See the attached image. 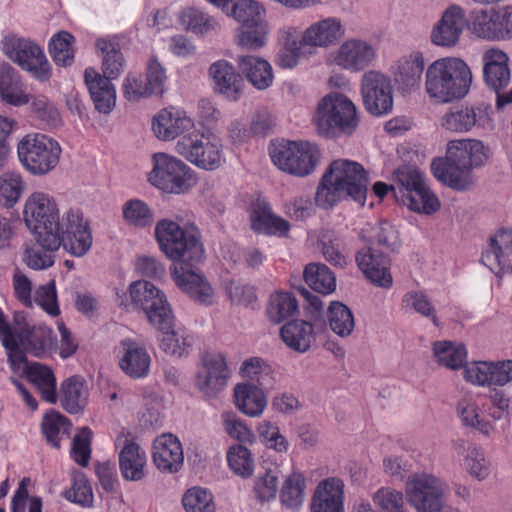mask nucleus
<instances>
[{
    "label": "nucleus",
    "instance_id": "obj_1",
    "mask_svg": "<svg viewBox=\"0 0 512 512\" xmlns=\"http://www.w3.org/2000/svg\"><path fill=\"white\" fill-rule=\"evenodd\" d=\"M155 236L161 251L173 261L171 274L177 287L200 305L215 304V291L198 268L205 258L199 230L162 219L156 224Z\"/></svg>",
    "mask_w": 512,
    "mask_h": 512
},
{
    "label": "nucleus",
    "instance_id": "obj_2",
    "mask_svg": "<svg viewBox=\"0 0 512 512\" xmlns=\"http://www.w3.org/2000/svg\"><path fill=\"white\" fill-rule=\"evenodd\" d=\"M488 159L483 143L475 139L452 140L447 144L445 158L434 159L431 171L442 184L457 190H469L475 184L472 170Z\"/></svg>",
    "mask_w": 512,
    "mask_h": 512
},
{
    "label": "nucleus",
    "instance_id": "obj_3",
    "mask_svg": "<svg viewBox=\"0 0 512 512\" xmlns=\"http://www.w3.org/2000/svg\"><path fill=\"white\" fill-rule=\"evenodd\" d=\"M361 237L366 244L355 256L359 269L374 285L390 288L393 283L389 271L390 256L400 247L397 230L389 222L383 221L369 231H363Z\"/></svg>",
    "mask_w": 512,
    "mask_h": 512
},
{
    "label": "nucleus",
    "instance_id": "obj_4",
    "mask_svg": "<svg viewBox=\"0 0 512 512\" xmlns=\"http://www.w3.org/2000/svg\"><path fill=\"white\" fill-rule=\"evenodd\" d=\"M368 185L369 177L361 164L346 159L335 160L317 187L316 204L326 210L349 197L364 206Z\"/></svg>",
    "mask_w": 512,
    "mask_h": 512
},
{
    "label": "nucleus",
    "instance_id": "obj_5",
    "mask_svg": "<svg viewBox=\"0 0 512 512\" xmlns=\"http://www.w3.org/2000/svg\"><path fill=\"white\" fill-rule=\"evenodd\" d=\"M472 83L469 66L460 58L445 57L432 62L425 73V90L439 103L463 98Z\"/></svg>",
    "mask_w": 512,
    "mask_h": 512
},
{
    "label": "nucleus",
    "instance_id": "obj_6",
    "mask_svg": "<svg viewBox=\"0 0 512 512\" xmlns=\"http://www.w3.org/2000/svg\"><path fill=\"white\" fill-rule=\"evenodd\" d=\"M314 122L319 135L337 138L351 135L359 124L355 104L342 93H329L318 103Z\"/></svg>",
    "mask_w": 512,
    "mask_h": 512
},
{
    "label": "nucleus",
    "instance_id": "obj_7",
    "mask_svg": "<svg viewBox=\"0 0 512 512\" xmlns=\"http://www.w3.org/2000/svg\"><path fill=\"white\" fill-rule=\"evenodd\" d=\"M117 297L119 306L141 309L155 329H167L175 320L166 295L149 281H134L129 286V297L125 292H117Z\"/></svg>",
    "mask_w": 512,
    "mask_h": 512
},
{
    "label": "nucleus",
    "instance_id": "obj_8",
    "mask_svg": "<svg viewBox=\"0 0 512 512\" xmlns=\"http://www.w3.org/2000/svg\"><path fill=\"white\" fill-rule=\"evenodd\" d=\"M24 222L34 234L36 244L52 245L56 242L54 230L61 223L59 208L55 199L44 192L32 193L25 202Z\"/></svg>",
    "mask_w": 512,
    "mask_h": 512
},
{
    "label": "nucleus",
    "instance_id": "obj_9",
    "mask_svg": "<svg viewBox=\"0 0 512 512\" xmlns=\"http://www.w3.org/2000/svg\"><path fill=\"white\" fill-rule=\"evenodd\" d=\"M56 242L43 244L48 250H58L61 246L72 256L83 257L91 249L93 238L88 222L78 209H69L61 217V223L53 232Z\"/></svg>",
    "mask_w": 512,
    "mask_h": 512
},
{
    "label": "nucleus",
    "instance_id": "obj_10",
    "mask_svg": "<svg viewBox=\"0 0 512 512\" xmlns=\"http://www.w3.org/2000/svg\"><path fill=\"white\" fill-rule=\"evenodd\" d=\"M61 147L44 134L26 135L18 144V157L33 175H45L58 164Z\"/></svg>",
    "mask_w": 512,
    "mask_h": 512
},
{
    "label": "nucleus",
    "instance_id": "obj_11",
    "mask_svg": "<svg viewBox=\"0 0 512 512\" xmlns=\"http://www.w3.org/2000/svg\"><path fill=\"white\" fill-rule=\"evenodd\" d=\"M406 494L417 512H442L448 507V485L431 474H414L406 483Z\"/></svg>",
    "mask_w": 512,
    "mask_h": 512
},
{
    "label": "nucleus",
    "instance_id": "obj_12",
    "mask_svg": "<svg viewBox=\"0 0 512 512\" xmlns=\"http://www.w3.org/2000/svg\"><path fill=\"white\" fill-rule=\"evenodd\" d=\"M270 155L280 170L298 177L311 174L320 160L318 147L304 141H291L279 145L270 152Z\"/></svg>",
    "mask_w": 512,
    "mask_h": 512
},
{
    "label": "nucleus",
    "instance_id": "obj_13",
    "mask_svg": "<svg viewBox=\"0 0 512 512\" xmlns=\"http://www.w3.org/2000/svg\"><path fill=\"white\" fill-rule=\"evenodd\" d=\"M152 160L148 179L153 186L173 194L184 193L191 186L192 170L182 160L166 153H156Z\"/></svg>",
    "mask_w": 512,
    "mask_h": 512
},
{
    "label": "nucleus",
    "instance_id": "obj_14",
    "mask_svg": "<svg viewBox=\"0 0 512 512\" xmlns=\"http://www.w3.org/2000/svg\"><path fill=\"white\" fill-rule=\"evenodd\" d=\"M2 46L5 55L35 79L46 81L50 78V64L43 50L36 43L11 35L4 38Z\"/></svg>",
    "mask_w": 512,
    "mask_h": 512
},
{
    "label": "nucleus",
    "instance_id": "obj_15",
    "mask_svg": "<svg viewBox=\"0 0 512 512\" xmlns=\"http://www.w3.org/2000/svg\"><path fill=\"white\" fill-rule=\"evenodd\" d=\"M221 140L212 133L184 135L176 144L177 152L195 166L212 171L222 164Z\"/></svg>",
    "mask_w": 512,
    "mask_h": 512
},
{
    "label": "nucleus",
    "instance_id": "obj_16",
    "mask_svg": "<svg viewBox=\"0 0 512 512\" xmlns=\"http://www.w3.org/2000/svg\"><path fill=\"white\" fill-rule=\"evenodd\" d=\"M16 327L13 329V340L15 342V350L22 356V360L13 366L8 361L14 373H19L21 366L26 361V353L29 352L36 357H40L47 349L54 344L55 337L53 331L44 325L30 326L25 322L23 316L16 315Z\"/></svg>",
    "mask_w": 512,
    "mask_h": 512
},
{
    "label": "nucleus",
    "instance_id": "obj_17",
    "mask_svg": "<svg viewBox=\"0 0 512 512\" xmlns=\"http://www.w3.org/2000/svg\"><path fill=\"white\" fill-rule=\"evenodd\" d=\"M365 109L374 116L390 113L393 108V87L386 75L376 70L365 72L361 80Z\"/></svg>",
    "mask_w": 512,
    "mask_h": 512
},
{
    "label": "nucleus",
    "instance_id": "obj_18",
    "mask_svg": "<svg viewBox=\"0 0 512 512\" xmlns=\"http://www.w3.org/2000/svg\"><path fill=\"white\" fill-rule=\"evenodd\" d=\"M229 375L224 356L206 352L197 366L195 386L205 397L214 398L226 387Z\"/></svg>",
    "mask_w": 512,
    "mask_h": 512
},
{
    "label": "nucleus",
    "instance_id": "obj_19",
    "mask_svg": "<svg viewBox=\"0 0 512 512\" xmlns=\"http://www.w3.org/2000/svg\"><path fill=\"white\" fill-rule=\"evenodd\" d=\"M376 58L377 51L371 43L351 38L344 41L333 53L332 62L343 70L357 73L372 65Z\"/></svg>",
    "mask_w": 512,
    "mask_h": 512
},
{
    "label": "nucleus",
    "instance_id": "obj_20",
    "mask_svg": "<svg viewBox=\"0 0 512 512\" xmlns=\"http://www.w3.org/2000/svg\"><path fill=\"white\" fill-rule=\"evenodd\" d=\"M464 378L479 386H504L512 381V360L478 361L464 369Z\"/></svg>",
    "mask_w": 512,
    "mask_h": 512
},
{
    "label": "nucleus",
    "instance_id": "obj_21",
    "mask_svg": "<svg viewBox=\"0 0 512 512\" xmlns=\"http://www.w3.org/2000/svg\"><path fill=\"white\" fill-rule=\"evenodd\" d=\"M466 24V14L462 7L458 5L448 7L431 31V42L439 47L456 46Z\"/></svg>",
    "mask_w": 512,
    "mask_h": 512
},
{
    "label": "nucleus",
    "instance_id": "obj_22",
    "mask_svg": "<svg viewBox=\"0 0 512 512\" xmlns=\"http://www.w3.org/2000/svg\"><path fill=\"white\" fill-rule=\"evenodd\" d=\"M481 262L497 276L512 273V230H500L490 238L488 247L482 252Z\"/></svg>",
    "mask_w": 512,
    "mask_h": 512
},
{
    "label": "nucleus",
    "instance_id": "obj_23",
    "mask_svg": "<svg viewBox=\"0 0 512 512\" xmlns=\"http://www.w3.org/2000/svg\"><path fill=\"white\" fill-rule=\"evenodd\" d=\"M257 383L246 382L237 384L234 388L236 407L246 416L259 417L267 406V397L265 389L272 386L258 378Z\"/></svg>",
    "mask_w": 512,
    "mask_h": 512
},
{
    "label": "nucleus",
    "instance_id": "obj_24",
    "mask_svg": "<svg viewBox=\"0 0 512 512\" xmlns=\"http://www.w3.org/2000/svg\"><path fill=\"white\" fill-rule=\"evenodd\" d=\"M194 123L185 112L174 107L161 110L152 122L154 135L164 141L173 140L179 135L189 133Z\"/></svg>",
    "mask_w": 512,
    "mask_h": 512
},
{
    "label": "nucleus",
    "instance_id": "obj_25",
    "mask_svg": "<svg viewBox=\"0 0 512 512\" xmlns=\"http://www.w3.org/2000/svg\"><path fill=\"white\" fill-rule=\"evenodd\" d=\"M344 483L336 477L318 483L310 505L311 512H344Z\"/></svg>",
    "mask_w": 512,
    "mask_h": 512
},
{
    "label": "nucleus",
    "instance_id": "obj_26",
    "mask_svg": "<svg viewBox=\"0 0 512 512\" xmlns=\"http://www.w3.org/2000/svg\"><path fill=\"white\" fill-rule=\"evenodd\" d=\"M84 81L95 109L100 113H110L116 104V90L112 80L88 67L84 72Z\"/></svg>",
    "mask_w": 512,
    "mask_h": 512
},
{
    "label": "nucleus",
    "instance_id": "obj_27",
    "mask_svg": "<svg viewBox=\"0 0 512 512\" xmlns=\"http://www.w3.org/2000/svg\"><path fill=\"white\" fill-rule=\"evenodd\" d=\"M483 78L487 86L494 91L504 89L510 82L508 55L498 49L490 48L482 54Z\"/></svg>",
    "mask_w": 512,
    "mask_h": 512
},
{
    "label": "nucleus",
    "instance_id": "obj_28",
    "mask_svg": "<svg viewBox=\"0 0 512 512\" xmlns=\"http://www.w3.org/2000/svg\"><path fill=\"white\" fill-rule=\"evenodd\" d=\"M345 34L339 18L328 17L311 24L302 35L306 46L327 48L338 43Z\"/></svg>",
    "mask_w": 512,
    "mask_h": 512
},
{
    "label": "nucleus",
    "instance_id": "obj_29",
    "mask_svg": "<svg viewBox=\"0 0 512 512\" xmlns=\"http://www.w3.org/2000/svg\"><path fill=\"white\" fill-rule=\"evenodd\" d=\"M153 461L165 472H177L183 464V450L179 440L171 434H162L153 444Z\"/></svg>",
    "mask_w": 512,
    "mask_h": 512
},
{
    "label": "nucleus",
    "instance_id": "obj_30",
    "mask_svg": "<svg viewBox=\"0 0 512 512\" xmlns=\"http://www.w3.org/2000/svg\"><path fill=\"white\" fill-rule=\"evenodd\" d=\"M19 372L36 388L43 400L50 404L56 403V378L48 366L26 360Z\"/></svg>",
    "mask_w": 512,
    "mask_h": 512
},
{
    "label": "nucleus",
    "instance_id": "obj_31",
    "mask_svg": "<svg viewBox=\"0 0 512 512\" xmlns=\"http://www.w3.org/2000/svg\"><path fill=\"white\" fill-rule=\"evenodd\" d=\"M123 355L119 360L122 371L134 379L146 377L150 368V356L139 343L125 339L121 341Z\"/></svg>",
    "mask_w": 512,
    "mask_h": 512
},
{
    "label": "nucleus",
    "instance_id": "obj_32",
    "mask_svg": "<svg viewBox=\"0 0 512 512\" xmlns=\"http://www.w3.org/2000/svg\"><path fill=\"white\" fill-rule=\"evenodd\" d=\"M214 89L230 100H237L241 94L242 78L235 68L225 60L213 63L209 68Z\"/></svg>",
    "mask_w": 512,
    "mask_h": 512
},
{
    "label": "nucleus",
    "instance_id": "obj_33",
    "mask_svg": "<svg viewBox=\"0 0 512 512\" xmlns=\"http://www.w3.org/2000/svg\"><path fill=\"white\" fill-rule=\"evenodd\" d=\"M314 323L305 320H292L284 324L280 329L283 342L298 353H305L315 341Z\"/></svg>",
    "mask_w": 512,
    "mask_h": 512
},
{
    "label": "nucleus",
    "instance_id": "obj_34",
    "mask_svg": "<svg viewBox=\"0 0 512 512\" xmlns=\"http://www.w3.org/2000/svg\"><path fill=\"white\" fill-rule=\"evenodd\" d=\"M119 468L125 480H142L146 468L145 451L135 442L126 439L119 453Z\"/></svg>",
    "mask_w": 512,
    "mask_h": 512
},
{
    "label": "nucleus",
    "instance_id": "obj_35",
    "mask_svg": "<svg viewBox=\"0 0 512 512\" xmlns=\"http://www.w3.org/2000/svg\"><path fill=\"white\" fill-rule=\"evenodd\" d=\"M237 62L240 71L256 89L265 90L270 87L273 72L269 62L254 55H241Z\"/></svg>",
    "mask_w": 512,
    "mask_h": 512
},
{
    "label": "nucleus",
    "instance_id": "obj_36",
    "mask_svg": "<svg viewBox=\"0 0 512 512\" xmlns=\"http://www.w3.org/2000/svg\"><path fill=\"white\" fill-rule=\"evenodd\" d=\"M88 396L86 381L81 376H71L61 384V404L70 414L83 411L88 402Z\"/></svg>",
    "mask_w": 512,
    "mask_h": 512
},
{
    "label": "nucleus",
    "instance_id": "obj_37",
    "mask_svg": "<svg viewBox=\"0 0 512 512\" xmlns=\"http://www.w3.org/2000/svg\"><path fill=\"white\" fill-rule=\"evenodd\" d=\"M252 228L256 232L265 234H286L290 225L285 219L272 213L268 203L258 201L254 204L251 213Z\"/></svg>",
    "mask_w": 512,
    "mask_h": 512
},
{
    "label": "nucleus",
    "instance_id": "obj_38",
    "mask_svg": "<svg viewBox=\"0 0 512 512\" xmlns=\"http://www.w3.org/2000/svg\"><path fill=\"white\" fill-rule=\"evenodd\" d=\"M485 114V111L480 108L475 109L468 106L455 108L444 114L441 125L452 132H468L475 125L481 123Z\"/></svg>",
    "mask_w": 512,
    "mask_h": 512
},
{
    "label": "nucleus",
    "instance_id": "obj_39",
    "mask_svg": "<svg viewBox=\"0 0 512 512\" xmlns=\"http://www.w3.org/2000/svg\"><path fill=\"white\" fill-rule=\"evenodd\" d=\"M96 49L102 56V76L114 80L117 79L124 68V57L118 43L112 39L99 38L95 43Z\"/></svg>",
    "mask_w": 512,
    "mask_h": 512
},
{
    "label": "nucleus",
    "instance_id": "obj_40",
    "mask_svg": "<svg viewBox=\"0 0 512 512\" xmlns=\"http://www.w3.org/2000/svg\"><path fill=\"white\" fill-rule=\"evenodd\" d=\"M397 202L406 205L412 211L427 215L435 213L440 208L439 199L427 185L419 190L399 195Z\"/></svg>",
    "mask_w": 512,
    "mask_h": 512
},
{
    "label": "nucleus",
    "instance_id": "obj_41",
    "mask_svg": "<svg viewBox=\"0 0 512 512\" xmlns=\"http://www.w3.org/2000/svg\"><path fill=\"white\" fill-rule=\"evenodd\" d=\"M266 313L268 319L280 324L289 317L298 313V301L295 296L289 292H276L270 296Z\"/></svg>",
    "mask_w": 512,
    "mask_h": 512
},
{
    "label": "nucleus",
    "instance_id": "obj_42",
    "mask_svg": "<svg viewBox=\"0 0 512 512\" xmlns=\"http://www.w3.org/2000/svg\"><path fill=\"white\" fill-rule=\"evenodd\" d=\"M304 280L312 290L323 295L332 293L336 288V278L324 264L311 263L305 267Z\"/></svg>",
    "mask_w": 512,
    "mask_h": 512
},
{
    "label": "nucleus",
    "instance_id": "obj_43",
    "mask_svg": "<svg viewBox=\"0 0 512 512\" xmlns=\"http://www.w3.org/2000/svg\"><path fill=\"white\" fill-rule=\"evenodd\" d=\"M173 326L174 323L167 329H158L163 333L161 348L167 354L180 358L189 354L194 339L185 330H174Z\"/></svg>",
    "mask_w": 512,
    "mask_h": 512
},
{
    "label": "nucleus",
    "instance_id": "obj_44",
    "mask_svg": "<svg viewBox=\"0 0 512 512\" xmlns=\"http://www.w3.org/2000/svg\"><path fill=\"white\" fill-rule=\"evenodd\" d=\"M456 412L464 426L474 428L485 436L490 435L493 431L492 424L479 417L478 404L472 398L464 397L460 399L457 403Z\"/></svg>",
    "mask_w": 512,
    "mask_h": 512
},
{
    "label": "nucleus",
    "instance_id": "obj_45",
    "mask_svg": "<svg viewBox=\"0 0 512 512\" xmlns=\"http://www.w3.org/2000/svg\"><path fill=\"white\" fill-rule=\"evenodd\" d=\"M331 330L340 337L351 335L355 321L352 311L343 303L332 301L327 311Z\"/></svg>",
    "mask_w": 512,
    "mask_h": 512
},
{
    "label": "nucleus",
    "instance_id": "obj_46",
    "mask_svg": "<svg viewBox=\"0 0 512 512\" xmlns=\"http://www.w3.org/2000/svg\"><path fill=\"white\" fill-rule=\"evenodd\" d=\"M268 32L267 21L240 25L237 29L236 41L242 48L258 50L267 42Z\"/></svg>",
    "mask_w": 512,
    "mask_h": 512
},
{
    "label": "nucleus",
    "instance_id": "obj_47",
    "mask_svg": "<svg viewBox=\"0 0 512 512\" xmlns=\"http://www.w3.org/2000/svg\"><path fill=\"white\" fill-rule=\"evenodd\" d=\"M16 72L9 64L0 66V97L11 105L21 106L29 103V98L17 91Z\"/></svg>",
    "mask_w": 512,
    "mask_h": 512
},
{
    "label": "nucleus",
    "instance_id": "obj_48",
    "mask_svg": "<svg viewBox=\"0 0 512 512\" xmlns=\"http://www.w3.org/2000/svg\"><path fill=\"white\" fill-rule=\"evenodd\" d=\"M396 184L391 185V192L398 201L399 195H405V192H413L419 190L426 184L424 175L417 169L403 166L394 172Z\"/></svg>",
    "mask_w": 512,
    "mask_h": 512
},
{
    "label": "nucleus",
    "instance_id": "obj_49",
    "mask_svg": "<svg viewBox=\"0 0 512 512\" xmlns=\"http://www.w3.org/2000/svg\"><path fill=\"white\" fill-rule=\"evenodd\" d=\"M433 353L437 362L449 369L462 367L466 359V349L450 341H437L433 344Z\"/></svg>",
    "mask_w": 512,
    "mask_h": 512
},
{
    "label": "nucleus",
    "instance_id": "obj_50",
    "mask_svg": "<svg viewBox=\"0 0 512 512\" xmlns=\"http://www.w3.org/2000/svg\"><path fill=\"white\" fill-rule=\"evenodd\" d=\"M305 477L298 471L292 472L284 481L281 490V502L287 508L296 509L300 507L305 495Z\"/></svg>",
    "mask_w": 512,
    "mask_h": 512
},
{
    "label": "nucleus",
    "instance_id": "obj_51",
    "mask_svg": "<svg viewBox=\"0 0 512 512\" xmlns=\"http://www.w3.org/2000/svg\"><path fill=\"white\" fill-rule=\"evenodd\" d=\"M74 37L67 31H59L49 42L50 55L58 66H69L74 59V52L71 47Z\"/></svg>",
    "mask_w": 512,
    "mask_h": 512
},
{
    "label": "nucleus",
    "instance_id": "obj_52",
    "mask_svg": "<svg viewBox=\"0 0 512 512\" xmlns=\"http://www.w3.org/2000/svg\"><path fill=\"white\" fill-rule=\"evenodd\" d=\"M123 218L131 226L146 228L153 224L154 213L142 200L131 199L123 205Z\"/></svg>",
    "mask_w": 512,
    "mask_h": 512
},
{
    "label": "nucleus",
    "instance_id": "obj_53",
    "mask_svg": "<svg viewBox=\"0 0 512 512\" xmlns=\"http://www.w3.org/2000/svg\"><path fill=\"white\" fill-rule=\"evenodd\" d=\"M230 15L241 25L266 22L264 7L255 0H235Z\"/></svg>",
    "mask_w": 512,
    "mask_h": 512
},
{
    "label": "nucleus",
    "instance_id": "obj_54",
    "mask_svg": "<svg viewBox=\"0 0 512 512\" xmlns=\"http://www.w3.org/2000/svg\"><path fill=\"white\" fill-rule=\"evenodd\" d=\"M180 23L187 30L198 35L208 34L218 27V22L214 17L194 8L186 9L181 13Z\"/></svg>",
    "mask_w": 512,
    "mask_h": 512
},
{
    "label": "nucleus",
    "instance_id": "obj_55",
    "mask_svg": "<svg viewBox=\"0 0 512 512\" xmlns=\"http://www.w3.org/2000/svg\"><path fill=\"white\" fill-rule=\"evenodd\" d=\"M25 189V183L22 177L14 172L4 173L0 176V206L4 208L13 207L22 192Z\"/></svg>",
    "mask_w": 512,
    "mask_h": 512
},
{
    "label": "nucleus",
    "instance_id": "obj_56",
    "mask_svg": "<svg viewBox=\"0 0 512 512\" xmlns=\"http://www.w3.org/2000/svg\"><path fill=\"white\" fill-rule=\"evenodd\" d=\"M404 309L412 310L423 317L429 318L432 323L439 327V319L436 315V309L431 303L429 297L421 291H409L402 298Z\"/></svg>",
    "mask_w": 512,
    "mask_h": 512
},
{
    "label": "nucleus",
    "instance_id": "obj_57",
    "mask_svg": "<svg viewBox=\"0 0 512 512\" xmlns=\"http://www.w3.org/2000/svg\"><path fill=\"white\" fill-rule=\"evenodd\" d=\"M424 58L420 53H413L399 66V81L407 88H413L420 84L424 70Z\"/></svg>",
    "mask_w": 512,
    "mask_h": 512
},
{
    "label": "nucleus",
    "instance_id": "obj_58",
    "mask_svg": "<svg viewBox=\"0 0 512 512\" xmlns=\"http://www.w3.org/2000/svg\"><path fill=\"white\" fill-rule=\"evenodd\" d=\"M227 461L231 470L243 477H249L253 473L254 461L248 448L242 445L232 446L227 453Z\"/></svg>",
    "mask_w": 512,
    "mask_h": 512
},
{
    "label": "nucleus",
    "instance_id": "obj_59",
    "mask_svg": "<svg viewBox=\"0 0 512 512\" xmlns=\"http://www.w3.org/2000/svg\"><path fill=\"white\" fill-rule=\"evenodd\" d=\"M186 512H216L212 494L200 487L189 489L183 496Z\"/></svg>",
    "mask_w": 512,
    "mask_h": 512
},
{
    "label": "nucleus",
    "instance_id": "obj_60",
    "mask_svg": "<svg viewBox=\"0 0 512 512\" xmlns=\"http://www.w3.org/2000/svg\"><path fill=\"white\" fill-rule=\"evenodd\" d=\"M494 9L473 10L470 14L471 30L474 35L486 40H494L495 20Z\"/></svg>",
    "mask_w": 512,
    "mask_h": 512
},
{
    "label": "nucleus",
    "instance_id": "obj_61",
    "mask_svg": "<svg viewBox=\"0 0 512 512\" xmlns=\"http://www.w3.org/2000/svg\"><path fill=\"white\" fill-rule=\"evenodd\" d=\"M372 500L378 512H403V495L392 488H380L374 493Z\"/></svg>",
    "mask_w": 512,
    "mask_h": 512
},
{
    "label": "nucleus",
    "instance_id": "obj_62",
    "mask_svg": "<svg viewBox=\"0 0 512 512\" xmlns=\"http://www.w3.org/2000/svg\"><path fill=\"white\" fill-rule=\"evenodd\" d=\"M69 421L66 417L57 412L46 414L42 422V432L49 444L59 449V434L66 432Z\"/></svg>",
    "mask_w": 512,
    "mask_h": 512
},
{
    "label": "nucleus",
    "instance_id": "obj_63",
    "mask_svg": "<svg viewBox=\"0 0 512 512\" xmlns=\"http://www.w3.org/2000/svg\"><path fill=\"white\" fill-rule=\"evenodd\" d=\"M490 461L486 459L484 453L478 448L471 446L465 457V467L473 478L478 481H484L490 475Z\"/></svg>",
    "mask_w": 512,
    "mask_h": 512
},
{
    "label": "nucleus",
    "instance_id": "obj_64",
    "mask_svg": "<svg viewBox=\"0 0 512 512\" xmlns=\"http://www.w3.org/2000/svg\"><path fill=\"white\" fill-rule=\"evenodd\" d=\"M221 420L225 432L232 438L240 442L252 443L254 441L253 432L247 425L233 412H224L221 415Z\"/></svg>",
    "mask_w": 512,
    "mask_h": 512
}]
</instances>
